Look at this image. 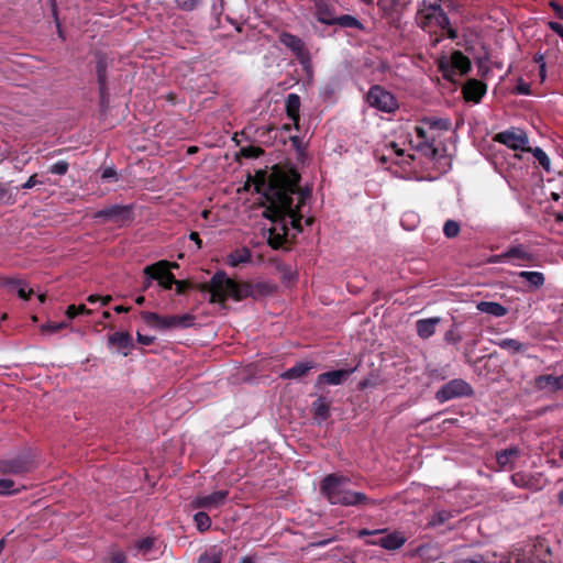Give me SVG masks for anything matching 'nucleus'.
Instances as JSON below:
<instances>
[{
	"mask_svg": "<svg viewBox=\"0 0 563 563\" xmlns=\"http://www.w3.org/2000/svg\"><path fill=\"white\" fill-rule=\"evenodd\" d=\"M154 545V539L146 537L142 540H139L135 544L136 549L142 552L143 554H146L151 551V549Z\"/></svg>",
	"mask_w": 563,
	"mask_h": 563,
	"instance_id": "49",
	"label": "nucleus"
},
{
	"mask_svg": "<svg viewBox=\"0 0 563 563\" xmlns=\"http://www.w3.org/2000/svg\"><path fill=\"white\" fill-rule=\"evenodd\" d=\"M300 97L297 93H289L285 100V110L287 117L292 121L296 129L299 128L300 120Z\"/></svg>",
	"mask_w": 563,
	"mask_h": 563,
	"instance_id": "24",
	"label": "nucleus"
},
{
	"mask_svg": "<svg viewBox=\"0 0 563 563\" xmlns=\"http://www.w3.org/2000/svg\"><path fill=\"white\" fill-rule=\"evenodd\" d=\"M228 496H229L228 490H218V492H213L212 494L207 495V496L197 497L192 501V505L195 508H207V509L219 508L220 506H222L224 504Z\"/></svg>",
	"mask_w": 563,
	"mask_h": 563,
	"instance_id": "17",
	"label": "nucleus"
},
{
	"mask_svg": "<svg viewBox=\"0 0 563 563\" xmlns=\"http://www.w3.org/2000/svg\"><path fill=\"white\" fill-rule=\"evenodd\" d=\"M452 563H486V560L483 554L476 553L468 558L456 559Z\"/></svg>",
	"mask_w": 563,
	"mask_h": 563,
	"instance_id": "52",
	"label": "nucleus"
},
{
	"mask_svg": "<svg viewBox=\"0 0 563 563\" xmlns=\"http://www.w3.org/2000/svg\"><path fill=\"white\" fill-rule=\"evenodd\" d=\"M0 202L11 205L14 202L9 184L0 183Z\"/></svg>",
	"mask_w": 563,
	"mask_h": 563,
	"instance_id": "47",
	"label": "nucleus"
},
{
	"mask_svg": "<svg viewBox=\"0 0 563 563\" xmlns=\"http://www.w3.org/2000/svg\"><path fill=\"white\" fill-rule=\"evenodd\" d=\"M69 165L66 161H58L49 167V173L54 175L64 176L67 174Z\"/></svg>",
	"mask_w": 563,
	"mask_h": 563,
	"instance_id": "46",
	"label": "nucleus"
},
{
	"mask_svg": "<svg viewBox=\"0 0 563 563\" xmlns=\"http://www.w3.org/2000/svg\"><path fill=\"white\" fill-rule=\"evenodd\" d=\"M536 255L531 253L523 244L509 246L505 252L490 258V263H511L516 266L532 264Z\"/></svg>",
	"mask_w": 563,
	"mask_h": 563,
	"instance_id": "8",
	"label": "nucleus"
},
{
	"mask_svg": "<svg viewBox=\"0 0 563 563\" xmlns=\"http://www.w3.org/2000/svg\"><path fill=\"white\" fill-rule=\"evenodd\" d=\"M267 288V284L264 283L256 285L238 283L228 277L224 272L219 271L212 276L209 284V291L211 292L210 302L223 303L228 298L236 301L249 297L256 298L257 295L265 292Z\"/></svg>",
	"mask_w": 563,
	"mask_h": 563,
	"instance_id": "3",
	"label": "nucleus"
},
{
	"mask_svg": "<svg viewBox=\"0 0 563 563\" xmlns=\"http://www.w3.org/2000/svg\"><path fill=\"white\" fill-rule=\"evenodd\" d=\"M331 400L324 396H319L312 402L313 418L319 423L325 421L330 417Z\"/></svg>",
	"mask_w": 563,
	"mask_h": 563,
	"instance_id": "25",
	"label": "nucleus"
},
{
	"mask_svg": "<svg viewBox=\"0 0 563 563\" xmlns=\"http://www.w3.org/2000/svg\"><path fill=\"white\" fill-rule=\"evenodd\" d=\"M316 19L327 25H335V7L328 0H316Z\"/></svg>",
	"mask_w": 563,
	"mask_h": 563,
	"instance_id": "16",
	"label": "nucleus"
},
{
	"mask_svg": "<svg viewBox=\"0 0 563 563\" xmlns=\"http://www.w3.org/2000/svg\"><path fill=\"white\" fill-rule=\"evenodd\" d=\"M549 5L552 8V10L555 12L556 16L561 20H563V7L559 4L556 1L552 0L550 1Z\"/></svg>",
	"mask_w": 563,
	"mask_h": 563,
	"instance_id": "62",
	"label": "nucleus"
},
{
	"mask_svg": "<svg viewBox=\"0 0 563 563\" xmlns=\"http://www.w3.org/2000/svg\"><path fill=\"white\" fill-rule=\"evenodd\" d=\"M548 26L563 40V25L559 22L550 21Z\"/></svg>",
	"mask_w": 563,
	"mask_h": 563,
	"instance_id": "58",
	"label": "nucleus"
},
{
	"mask_svg": "<svg viewBox=\"0 0 563 563\" xmlns=\"http://www.w3.org/2000/svg\"><path fill=\"white\" fill-rule=\"evenodd\" d=\"M487 86L481 80L468 79L463 86L462 92L466 101L478 103L486 93Z\"/></svg>",
	"mask_w": 563,
	"mask_h": 563,
	"instance_id": "18",
	"label": "nucleus"
},
{
	"mask_svg": "<svg viewBox=\"0 0 563 563\" xmlns=\"http://www.w3.org/2000/svg\"><path fill=\"white\" fill-rule=\"evenodd\" d=\"M34 463L26 455H19L12 459L0 461V473L22 475L33 470Z\"/></svg>",
	"mask_w": 563,
	"mask_h": 563,
	"instance_id": "13",
	"label": "nucleus"
},
{
	"mask_svg": "<svg viewBox=\"0 0 563 563\" xmlns=\"http://www.w3.org/2000/svg\"><path fill=\"white\" fill-rule=\"evenodd\" d=\"M416 150L429 159H434L438 156V148L434 146V137L431 141H418Z\"/></svg>",
	"mask_w": 563,
	"mask_h": 563,
	"instance_id": "34",
	"label": "nucleus"
},
{
	"mask_svg": "<svg viewBox=\"0 0 563 563\" xmlns=\"http://www.w3.org/2000/svg\"><path fill=\"white\" fill-rule=\"evenodd\" d=\"M528 151H530L533 154L534 158L539 162V164L542 166L544 170H550V158L542 148L536 147L529 148Z\"/></svg>",
	"mask_w": 563,
	"mask_h": 563,
	"instance_id": "41",
	"label": "nucleus"
},
{
	"mask_svg": "<svg viewBox=\"0 0 563 563\" xmlns=\"http://www.w3.org/2000/svg\"><path fill=\"white\" fill-rule=\"evenodd\" d=\"M92 218L102 223H124L133 220V207L131 205H112L97 211Z\"/></svg>",
	"mask_w": 563,
	"mask_h": 563,
	"instance_id": "10",
	"label": "nucleus"
},
{
	"mask_svg": "<svg viewBox=\"0 0 563 563\" xmlns=\"http://www.w3.org/2000/svg\"><path fill=\"white\" fill-rule=\"evenodd\" d=\"M162 268H166V260L158 261L152 265H147L146 267H144L143 274L145 278L142 287L143 290H147L151 287L152 282L157 278L156 269Z\"/></svg>",
	"mask_w": 563,
	"mask_h": 563,
	"instance_id": "29",
	"label": "nucleus"
},
{
	"mask_svg": "<svg viewBox=\"0 0 563 563\" xmlns=\"http://www.w3.org/2000/svg\"><path fill=\"white\" fill-rule=\"evenodd\" d=\"M412 0H377L376 4L382 19L390 25H396L400 21L402 12L408 8Z\"/></svg>",
	"mask_w": 563,
	"mask_h": 563,
	"instance_id": "11",
	"label": "nucleus"
},
{
	"mask_svg": "<svg viewBox=\"0 0 563 563\" xmlns=\"http://www.w3.org/2000/svg\"><path fill=\"white\" fill-rule=\"evenodd\" d=\"M366 101L369 107L386 113H394L399 108L396 97L379 85L369 88Z\"/></svg>",
	"mask_w": 563,
	"mask_h": 563,
	"instance_id": "7",
	"label": "nucleus"
},
{
	"mask_svg": "<svg viewBox=\"0 0 563 563\" xmlns=\"http://www.w3.org/2000/svg\"><path fill=\"white\" fill-rule=\"evenodd\" d=\"M350 478L331 473L324 476L319 486L320 494L331 504L344 507L375 506L376 500L367 497L364 493L350 489Z\"/></svg>",
	"mask_w": 563,
	"mask_h": 563,
	"instance_id": "2",
	"label": "nucleus"
},
{
	"mask_svg": "<svg viewBox=\"0 0 563 563\" xmlns=\"http://www.w3.org/2000/svg\"><path fill=\"white\" fill-rule=\"evenodd\" d=\"M108 343L111 346H117L118 350L128 356L133 349V339L129 332L118 331L108 336Z\"/></svg>",
	"mask_w": 563,
	"mask_h": 563,
	"instance_id": "20",
	"label": "nucleus"
},
{
	"mask_svg": "<svg viewBox=\"0 0 563 563\" xmlns=\"http://www.w3.org/2000/svg\"><path fill=\"white\" fill-rule=\"evenodd\" d=\"M312 367L313 364L311 362H300L294 365L292 367L288 368L283 374V377L287 379L300 378L305 376Z\"/></svg>",
	"mask_w": 563,
	"mask_h": 563,
	"instance_id": "31",
	"label": "nucleus"
},
{
	"mask_svg": "<svg viewBox=\"0 0 563 563\" xmlns=\"http://www.w3.org/2000/svg\"><path fill=\"white\" fill-rule=\"evenodd\" d=\"M418 141H431L432 137H430L427 133V131L422 126H416L415 129Z\"/></svg>",
	"mask_w": 563,
	"mask_h": 563,
	"instance_id": "61",
	"label": "nucleus"
},
{
	"mask_svg": "<svg viewBox=\"0 0 563 563\" xmlns=\"http://www.w3.org/2000/svg\"><path fill=\"white\" fill-rule=\"evenodd\" d=\"M440 322V317L419 319L416 321V331L418 336L423 340L431 338L435 333V328Z\"/></svg>",
	"mask_w": 563,
	"mask_h": 563,
	"instance_id": "23",
	"label": "nucleus"
},
{
	"mask_svg": "<svg viewBox=\"0 0 563 563\" xmlns=\"http://www.w3.org/2000/svg\"><path fill=\"white\" fill-rule=\"evenodd\" d=\"M386 529H377V530H368L362 529L358 531V537H372L366 541L368 545H378L385 550L394 551L400 549L405 542L406 538L401 532L394 531L387 534H384Z\"/></svg>",
	"mask_w": 563,
	"mask_h": 563,
	"instance_id": "6",
	"label": "nucleus"
},
{
	"mask_svg": "<svg viewBox=\"0 0 563 563\" xmlns=\"http://www.w3.org/2000/svg\"><path fill=\"white\" fill-rule=\"evenodd\" d=\"M520 451L516 446H511L496 453V463L501 471H511L515 462L519 457Z\"/></svg>",
	"mask_w": 563,
	"mask_h": 563,
	"instance_id": "21",
	"label": "nucleus"
},
{
	"mask_svg": "<svg viewBox=\"0 0 563 563\" xmlns=\"http://www.w3.org/2000/svg\"><path fill=\"white\" fill-rule=\"evenodd\" d=\"M107 69H108V63L102 55H97L96 60V73H97V80L99 85V95L101 102H106L108 99V87H107Z\"/></svg>",
	"mask_w": 563,
	"mask_h": 563,
	"instance_id": "19",
	"label": "nucleus"
},
{
	"mask_svg": "<svg viewBox=\"0 0 563 563\" xmlns=\"http://www.w3.org/2000/svg\"><path fill=\"white\" fill-rule=\"evenodd\" d=\"M176 286V294L177 295H183L186 292L187 289L190 288V284L186 280H177V283L175 284Z\"/></svg>",
	"mask_w": 563,
	"mask_h": 563,
	"instance_id": "59",
	"label": "nucleus"
},
{
	"mask_svg": "<svg viewBox=\"0 0 563 563\" xmlns=\"http://www.w3.org/2000/svg\"><path fill=\"white\" fill-rule=\"evenodd\" d=\"M37 184H41V181H38L36 179V174H34L24 184H22L21 188L22 189H31L34 186H36Z\"/></svg>",
	"mask_w": 563,
	"mask_h": 563,
	"instance_id": "63",
	"label": "nucleus"
},
{
	"mask_svg": "<svg viewBox=\"0 0 563 563\" xmlns=\"http://www.w3.org/2000/svg\"><path fill=\"white\" fill-rule=\"evenodd\" d=\"M251 251L247 247H242L233 251L228 256V263L230 266H238L243 263H249L251 261Z\"/></svg>",
	"mask_w": 563,
	"mask_h": 563,
	"instance_id": "32",
	"label": "nucleus"
},
{
	"mask_svg": "<svg viewBox=\"0 0 563 563\" xmlns=\"http://www.w3.org/2000/svg\"><path fill=\"white\" fill-rule=\"evenodd\" d=\"M441 30H443L448 37L451 40H455L457 37V32L451 26V22L449 21V25L446 26H439Z\"/></svg>",
	"mask_w": 563,
	"mask_h": 563,
	"instance_id": "64",
	"label": "nucleus"
},
{
	"mask_svg": "<svg viewBox=\"0 0 563 563\" xmlns=\"http://www.w3.org/2000/svg\"><path fill=\"white\" fill-rule=\"evenodd\" d=\"M355 371H356V367H352V368H342V369H335V371L322 373L317 377L314 387L320 388L321 386H324V385H333V386L341 385Z\"/></svg>",
	"mask_w": 563,
	"mask_h": 563,
	"instance_id": "15",
	"label": "nucleus"
},
{
	"mask_svg": "<svg viewBox=\"0 0 563 563\" xmlns=\"http://www.w3.org/2000/svg\"><path fill=\"white\" fill-rule=\"evenodd\" d=\"M197 529L200 532H205L211 527V519L207 512L199 511L194 517Z\"/></svg>",
	"mask_w": 563,
	"mask_h": 563,
	"instance_id": "40",
	"label": "nucleus"
},
{
	"mask_svg": "<svg viewBox=\"0 0 563 563\" xmlns=\"http://www.w3.org/2000/svg\"><path fill=\"white\" fill-rule=\"evenodd\" d=\"M422 122L430 129L448 131L451 128V121L446 118H424Z\"/></svg>",
	"mask_w": 563,
	"mask_h": 563,
	"instance_id": "38",
	"label": "nucleus"
},
{
	"mask_svg": "<svg viewBox=\"0 0 563 563\" xmlns=\"http://www.w3.org/2000/svg\"><path fill=\"white\" fill-rule=\"evenodd\" d=\"M416 24L427 31L433 23L438 26L449 25V16L441 7V0H422L418 3Z\"/></svg>",
	"mask_w": 563,
	"mask_h": 563,
	"instance_id": "4",
	"label": "nucleus"
},
{
	"mask_svg": "<svg viewBox=\"0 0 563 563\" xmlns=\"http://www.w3.org/2000/svg\"><path fill=\"white\" fill-rule=\"evenodd\" d=\"M15 294H16L20 298H22V299H24V300H29V299H30V297H31V295L33 294V289L27 288V283H26V282H24V287H20V288L15 291Z\"/></svg>",
	"mask_w": 563,
	"mask_h": 563,
	"instance_id": "55",
	"label": "nucleus"
},
{
	"mask_svg": "<svg viewBox=\"0 0 563 563\" xmlns=\"http://www.w3.org/2000/svg\"><path fill=\"white\" fill-rule=\"evenodd\" d=\"M177 267H178L177 263H170V262L166 261V268L156 269V273H157L156 280H158L159 285L164 289H170L173 287V285H175L177 283L174 274L170 272V268H177Z\"/></svg>",
	"mask_w": 563,
	"mask_h": 563,
	"instance_id": "26",
	"label": "nucleus"
},
{
	"mask_svg": "<svg viewBox=\"0 0 563 563\" xmlns=\"http://www.w3.org/2000/svg\"><path fill=\"white\" fill-rule=\"evenodd\" d=\"M510 478L512 484L520 488H527L531 484L530 476L523 472H517L512 474Z\"/></svg>",
	"mask_w": 563,
	"mask_h": 563,
	"instance_id": "42",
	"label": "nucleus"
},
{
	"mask_svg": "<svg viewBox=\"0 0 563 563\" xmlns=\"http://www.w3.org/2000/svg\"><path fill=\"white\" fill-rule=\"evenodd\" d=\"M200 2L201 0H176L177 7L187 12L197 9Z\"/></svg>",
	"mask_w": 563,
	"mask_h": 563,
	"instance_id": "48",
	"label": "nucleus"
},
{
	"mask_svg": "<svg viewBox=\"0 0 563 563\" xmlns=\"http://www.w3.org/2000/svg\"><path fill=\"white\" fill-rule=\"evenodd\" d=\"M496 345H498L503 350H507L511 352L512 354L525 352L527 349V345L521 343L520 341L516 339H501L496 342Z\"/></svg>",
	"mask_w": 563,
	"mask_h": 563,
	"instance_id": "33",
	"label": "nucleus"
},
{
	"mask_svg": "<svg viewBox=\"0 0 563 563\" xmlns=\"http://www.w3.org/2000/svg\"><path fill=\"white\" fill-rule=\"evenodd\" d=\"M452 517H453L452 511L443 510V509L438 510L431 516L428 523L431 527H438V526L443 525L448 520H450Z\"/></svg>",
	"mask_w": 563,
	"mask_h": 563,
	"instance_id": "39",
	"label": "nucleus"
},
{
	"mask_svg": "<svg viewBox=\"0 0 563 563\" xmlns=\"http://www.w3.org/2000/svg\"><path fill=\"white\" fill-rule=\"evenodd\" d=\"M518 276L528 282L532 289L541 288L545 282L544 275L541 272L521 271L518 273Z\"/></svg>",
	"mask_w": 563,
	"mask_h": 563,
	"instance_id": "30",
	"label": "nucleus"
},
{
	"mask_svg": "<svg viewBox=\"0 0 563 563\" xmlns=\"http://www.w3.org/2000/svg\"><path fill=\"white\" fill-rule=\"evenodd\" d=\"M335 25H340L341 27L357 29V30L364 29V25L361 23V21L350 14H343L341 16H336Z\"/></svg>",
	"mask_w": 563,
	"mask_h": 563,
	"instance_id": "36",
	"label": "nucleus"
},
{
	"mask_svg": "<svg viewBox=\"0 0 563 563\" xmlns=\"http://www.w3.org/2000/svg\"><path fill=\"white\" fill-rule=\"evenodd\" d=\"M473 394V387L466 380L454 378L441 386L435 393V399L443 404L454 398L471 397Z\"/></svg>",
	"mask_w": 563,
	"mask_h": 563,
	"instance_id": "9",
	"label": "nucleus"
},
{
	"mask_svg": "<svg viewBox=\"0 0 563 563\" xmlns=\"http://www.w3.org/2000/svg\"><path fill=\"white\" fill-rule=\"evenodd\" d=\"M136 340L142 345H151L154 342L155 338L151 336V335H144V334L137 332Z\"/></svg>",
	"mask_w": 563,
	"mask_h": 563,
	"instance_id": "57",
	"label": "nucleus"
},
{
	"mask_svg": "<svg viewBox=\"0 0 563 563\" xmlns=\"http://www.w3.org/2000/svg\"><path fill=\"white\" fill-rule=\"evenodd\" d=\"M443 233L449 239L457 236V234L460 233L459 222H456L454 220L445 221V223L443 225Z\"/></svg>",
	"mask_w": 563,
	"mask_h": 563,
	"instance_id": "44",
	"label": "nucleus"
},
{
	"mask_svg": "<svg viewBox=\"0 0 563 563\" xmlns=\"http://www.w3.org/2000/svg\"><path fill=\"white\" fill-rule=\"evenodd\" d=\"M222 550L218 547H212L206 552L201 553L198 558V563H221Z\"/></svg>",
	"mask_w": 563,
	"mask_h": 563,
	"instance_id": "35",
	"label": "nucleus"
},
{
	"mask_svg": "<svg viewBox=\"0 0 563 563\" xmlns=\"http://www.w3.org/2000/svg\"><path fill=\"white\" fill-rule=\"evenodd\" d=\"M449 64L461 76L467 74L471 70V60L461 51H455L451 54Z\"/></svg>",
	"mask_w": 563,
	"mask_h": 563,
	"instance_id": "27",
	"label": "nucleus"
},
{
	"mask_svg": "<svg viewBox=\"0 0 563 563\" xmlns=\"http://www.w3.org/2000/svg\"><path fill=\"white\" fill-rule=\"evenodd\" d=\"M20 492L15 483L9 478H0V495H12Z\"/></svg>",
	"mask_w": 563,
	"mask_h": 563,
	"instance_id": "43",
	"label": "nucleus"
},
{
	"mask_svg": "<svg viewBox=\"0 0 563 563\" xmlns=\"http://www.w3.org/2000/svg\"><path fill=\"white\" fill-rule=\"evenodd\" d=\"M476 308L483 313H487L497 318L504 317L508 312V309L505 306L496 301H479L476 305Z\"/></svg>",
	"mask_w": 563,
	"mask_h": 563,
	"instance_id": "28",
	"label": "nucleus"
},
{
	"mask_svg": "<svg viewBox=\"0 0 563 563\" xmlns=\"http://www.w3.org/2000/svg\"><path fill=\"white\" fill-rule=\"evenodd\" d=\"M101 179L108 180V179H114L117 180V172L113 167H107L101 173Z\"/></svg>",
	"mask_w": 563,
	"mask_h": 563,
	"instance_id": "56",
	"label": "nucleus"
},
{
	"mask_svg": "<svg viewBox=\"0 0 563 563\" xmlns=\"http://www.w3.org/2000/svg\"><path fill=\"white\" fill-rule=\"evenodd\" d=\"M440 69L442 71V75H443V78L449 80V81H452L454 82L455 81V77L456 75H459V73L452 68V66L449 64V63H441L440 64Z\"/></svg>",
	"mask_w": 563,
	"mask_h": 563,
	"instance_id": "45",
	"label": "nucleus"
},
{
	"mask_svg": "<svg viewBox=\"0 0 563 563\" xmlns=\"http://www.w3.org/2000/svg\"><path fill=\"white\" fill-rule=\"evenodd\" d=\"M444 340L455 345L462 341V335L454 328H451L445 332Z\"/></svg>",
	"mask_w": 563,
	"mask_h": 563,
	"instance_id": "51",
	"label": "nucleus"
},
{
	"mask_svg": "<svg viewBox=\"0 0 563 563\" xmlns=\"http://www.w3.org/2000/svg\"><path fill=\"white\" fill-rule=\"evenodd\" d=\"M299 180L300 176L296 170H285L279 166L273 167L267 178L264 196L269 205L263 216L274 223V227L266 231L267 244L274 250L280 249L286 242V219L292 228L301 231L300 207L310 196V191L301 190Z\"/></svg>",
	"mask_w": 563,
	"mask_h": 563,
	"instance_id": "1",
	"label": "nucleus"
},
{
	"mask_svg": "<svg viewBox=\"0 0 563 563\" xmlns=\"http://www.w3.org/2000/svg\"><path fill=\"white\" fill-rule=\"evenodd\" d=\"M67 324L65 322L58 323H47L41 327L42 332L55 333L65 328Z\"/></svg>",
	"mask_w": 563,
	"mask_h": 563,
	"instance_id": "53",
	"label": "nucleus"
},
{
	"mask_svg": "<svg viewBox=\"0 0 563 563\" xmlns=\"http://www.w3.org/2000/svg\"><path fill=\"white\" fill-rule=\"evenodd\" d=\"M562 377L554 375H539L534 378V386L539 390H550V391H559L563 390V384L561 382Z\"/></svg>",
	"mask_w": 563,
	"mask_h": 563,
	"instance_id": "22",
	"label": "nucleus"
},
{
	"mask_svg": "<svg viewBox=\"0 0 563 563\" xmlns=\"http://www.w3.org/2000/svg\"><path fill=\"white\" fill-rule=\"evenodd\" d=\"M141 318L148 325L158 330L169 329H187L195 324L196 317L191 313H185L181 316H159L156 312L142 311Z\"/></svg>",
	"mask_w": 563,
	"mask_h": 563,
	"instance_id": "5",
	"label": "nucleus"
},
{
	"mask_svg": "<svg viewBox=\"0 0 563 563\" xmlns=\"http://www.w3.org/2000/svg\"><path fill=\"white\" fill-rule=\"evenodd\" d=\"M24 279L18 277H0V287L5 288L9 292H15L20 287H24Z\"/></svg>",
	"mask_w": 563,
	"mask_h": 563,
	"instance_id": "37",
	"label": "nucleus"
},
{
	"mask_svg": "<svg viewBox=\"0 0 563 563\" xmlns=\"http://www.w3.org/2000/svg\"><path fill=\"white\" fill-rule=\"evenodd\" d=\"M514 92L516 95H522V96H529L531 93L530 91V84L525 81L522 78H519L517 80V85L514 89Z\"/></svg>",
	"mask_w": 563,
	"mask_h": 563,
	"instance_id": "50",
	"label": "nucleus"
},
{
	"mask_svg": "<svg viewBox=\"0 0 563 563\" xmlns=\"http://www.w3.org/2000/svg\"><path fill=\"white\" fill-rule=\"evenodd\" d=\"M279 42L295 54L298 62L305 68L310 66V54L305 45V42L299 36L288 32H283L279 34Z\"/></svg>",
	"mask_w": 563,
	"mask_h": 563,
	"instance_id": "12",
	"label": "nucleus"
},
{
	"mask_svg": "<svg viewBox=\"0 0 563 563\" xmlns=\"http://www.w3.org/2000/svg\"><path fill=\"white\" fill-rule=\"evenodd\" d=\"M494 140L511 150H525L528 144V136L520 130H507L495 135Z\"/></svg>",
	"mask_w": 563,
	"mask_h": 563,
	"instance_id": "14",
	"label": "nucleus"
},
{
	"mask_svg": "<svg viewBox=\"0 0 563 563\" xmlns=\"http://www.w3.org/2000/svg\"><path fill=\"white\" fill-rule=\"evenodd\" d=\"M241 152L245 157H258L263 153L260 147L254 146L244 147L241 150Z\"/></svg>",
	"mask_w": 563,
	"mask_h": 563,
	"instance_id": "54",
	"label": "nucleus"
},
{
	"mask_svg": "<svg viewBox=\"0 0 563 563\" xmlns=\"http://www.w3.org/2000/svg\"><path fill=\"white\" fill-rule=\"evenodd\" d=\"M110 563H126V556L123 552L117 551L112 553Z\"/></svg>",
	"mask_w": 563,
	"mask_h": 563,
	"instance_id": "60",
	"label": "nucleus"
}]
</instances>
